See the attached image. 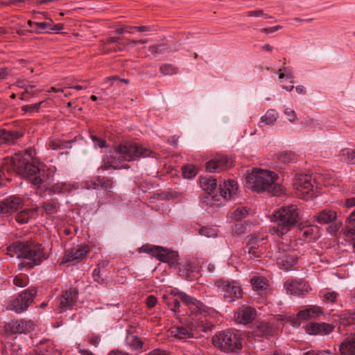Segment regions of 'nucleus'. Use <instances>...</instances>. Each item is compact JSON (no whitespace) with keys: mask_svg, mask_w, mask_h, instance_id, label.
I'll use <instances>...</instances> for the list:
<instances>
[{"mask_svg":"<svg viewBox=\"0 0 355 355\" xmlns=\"http://www.w3.org/2000/svg\"><path fill=\"white\" fill-rule=\"evenodd\" d=\"M11 172L25 178L36 188L41 187L49 179L48 171L37 167L19 154L6 159L0 166V187L4 184V182L11 180L8 175Z\"/></svg>","mask_w":355,"mask_h":355,"instance_id":"1","label":"nucleus"},{"mask_svg":"<svg viewBox=\"0 0 355 355\" xmlns=\"http://www.w3.org/2000/svg\"><path fill=\"white\" fill-rule=\"evenodd\" d=\"M7 250L12 257L15 255L17 258L24 259L18 263L20 270L39 266L48 258L42 245L33 240L16 241L7 248Z\"/></svg>","mask_w":355,"mask_h":355,"instance_id":"2","label":"nucleus"},{"mask_svg":"<svg viewBox=\"0 0 355 355\" xmlns=\"http://www.w3.org/2000/svg\"><path fill=\"white\" fill-rule=\"evenodd\" d=\"M245 186L257 193L268 192L273 196H280L284 193V187L276 183L277 173L263 169L253 168L247 171Z\"/></svg>","mask_w":355,"mask_h":355,"instance_id":"3","label":"nucleus"},{"mask_svg":"<svg viewBox=\"0 0 355 355\" xmlns=\"http://www.w3.org/2000/svg\"><path fill=\"white\" fill-rule=\"evenodd\" d=\"M153 152L147 148H144L139 144L125 141L116 146L110 157L104 160L101 166L103 171L110 168H119V163L123 161L130 162L139 157H146L151 156Z\"/></svg>","mask_w":355,"mask_h":355,"instance_id":"4","label":"nucleus"},{"mask_svg":"<svg viewBox=\"0 0 355 355\" xmlns=\"http://www.w3.org/2000/svg\"><path fill=\"white\" fill-rule=\"evenodd\" d=\"M275 225L272 230L277 235H285L300 220L297 207L290 205L281 207L273 214Z\"/></svg>","mask_w":355,"mask_h":355,"instance_id":"5","label":"nucleus"},{"mask_svg":"<svg viewBox=\"0 0 355 355\" xmlns=\"http://www.w3.org/2000/svg\"><path fill=\"white\" fill-rule=\"evenodd\" d=\"M212 343L215 347L226 353L235 352L242 347L241 336L232 330L220 331L214 335Z\"/></svg>","mask_w":355,"mask_h":355,"instance_id":"6","label":"nucleus"},{"mask_svg":"<svg viewBox=\"0 0 355 355\" xmlns=\"http://www.w3.org/2000/svg\"><path fill=\"white\" fill-rule=\"evenodd\" d=\"M274 257L277 264L285 270H291L298 260V254L296 250L283 242H279L277 245Z\"/></svg>","mask_w":355,"mask_h":355,"instance_id":"7","label":"nucleus"},{"mask_svg":"<svg viewBox=\"0 0 355 355\" xmlns=\"http://www.w3.org/2000/svg\"><path fill=\"white\" fill-rule=\"evenodd\" d=\"M315 184V179L308 174L297 175L293 180V187L297 197L306 200L316 197Z\"/></svg>","mask_w":355,"mask_h":355,"instance_id":"8","label":"nucleus"},{"mask_svg":"<svg viewBox=\"0 0 355 355\" xmlns=\"http://www.w3.org/2000/svg\"><path fill=\"white\" fill-rule=\"evenodd\" d=\"M214 285L223 293L224 300L227 302H232L242 297L241 286L236 281L220 278L214 282Z\"/></svg>","mask_w":355,"mask_h":355,"instance_id":"9","label":"nucleus"},{"mask_svg":"<svg viewBox=\"0 0 355 355\" xmlns=\"http://www.w3.org/2000/svg\"><path fill=\"white\" fill-rule=\"evenodd\" d=\"M36 294L35 288L26 289L10 302L7 309L17 313H23L33 302Z\"/></svg>","mask_w":355,"mask_h":355,"instance_id":"10","label":"nucleus"},{"mask_svg":"<svg viewBox=\"0 0 355 355\" xmlns=\"http://www.w3.org/2000/svg\"><path fill=\"white\" fill-rule=\"evenodd\" d=\"M78 292L76 288H70L63 291L57 297L58 307L60 313L72 309L77 302Z\"/></svg>","mask_w":355,"mask_h":355,"instance_id":"11","label":"nucleus"},{"mask_svg":"<svg viewBox=\"0 0 355 355\" xmlns=\"http://www.w3.org/2000/svg\"><path fill=\"white\" fill-rule=\"evenodd\" d=\"M141 250L146 253L150 254L153 257H157L162 262L173 263L178 257V252L175 251H168L160 246H150L149 245H143Z\"/></svg>","mask_w":355,"mask_h":355,"instance_id":"12","label":"nucleus"},{"mask_svg":"<svg viewBox=\"0 0 355 355\" xmlns=\"http://www.w3.org/2000/svg\"><path fill=\"white\" fill-rule=\"evenodd\" d=\"M34 323L31 320H11L6 324V331L12 334H28L34 330Z\"/></svg>","mask_w":355,"mask_h":355,"instance_id":"13","label":"nucleus"},{"mask_svg":"<svg viewBox=\"0 0 355 355\" xmlns=\"http://www.w3.org/2000/svg\"><path fill=\"white\" fill-rule=\"evenodd\" d=\"M24 200L17 195L10 196L0 201V215L11 214L22 208Z\"/></svg>","mask_w":355,"mask_h":355,"instance_id":"14","label":"nucleus"},{"mask_svg":"<svg viewBox=\"0 0 355 355\" xmlns=\"http://www.w3.org/2000/svg\"><path fill=\"white\" fill-rule=\"evenodd\" d=\"M175 295H177L180 300L188 307L191 320L193 321L198 320L197 317L201 313L202 304L196 299L182 292L177 291Z\"/></svg>","mask_w":355,"mask_h":355,"instance_id":"15","label":"nucleus"},{"mask_svg":"<svg viewBox=\"0 0 355 355\" xmlns=\"http://www.w3.org/2000/svg\"><path fill=\"white\" fill-rule=\"evenodd\" d=\"M232 161L226 155H217L206 162V170L209 173H219L229 168Z\"/></svg>","mask_w":355,"mask_h":355,"instance_id":"16","label":"nucleus"},{"mask_svg":"<svg viewBox=\"0 0 355 355\" xmlns=\"http://www.w3.org/2000/svg\"><path fill=\"white\" fill-rule=\"evenodd\" d=\"M287 293L300 296L308 293L311 290L309 284L304 281L288 280L284 284Z\"/></svg>","mask_w":355,"mask_h":355,"instance_id":"17","label":"nucleus"},{"mask_svg":"<svg viewBox=\"0 0 355 355\" xmlns=\"http://www.w3.org/2000/svg\"><path fill=\"white\" fill-rule=\"evenodd\" d=\"M89 252V247L87 245H78L67 252L62 258V263H68L73 261L84 259Z\"/></svg>","mask_w":355,"mask_h":355,"instance_id":"18","label":"nucleus"},{"mask_svg":"<svg viewBox=\"0 0 355 355\" xmlns=\"http://www.w3.org/2000/svg\"><path fill=\"white\" fill-rule=\"evenodd\" d=\"M335 326L331 324L322 322V323H310L306 326V331L311 335H321L325 336L334 329Z\"/></svg>","mask_w":355,"mask_h":355,"instance_id":"19","label":"nucleus"},{"mask_svg":"<svg viewBox=\"0 0 355 355\" xmlns=\"http://www.w3.org/2000/svg\"><path fill=\"white\" fill-rule=\"evenodd\" d=\"M218 189L220 196L226 200H231L237 193V183L233 180L219 183Z\"/></svg>","mask_w":355,"mask_h":355,"instance_id":"20","label":"nucleus"},{"mask_svg":"<svg viewBox=\"0 0 355 355\" xmlns=\"http://www.w3.org/2000/svg\"><path fill=\"white\" fill-rule=\"evenodd\" d=\"M256 311L254 309L247 306L238 311L236 320L243 324L251 322L255 318Z\"/></svg>","mask_w":355,"mask_h":355,"instance_id":"21","label":"nucleus"},{"mask_svg":"<svg viewBox=\"0 0 355 355\" xmlns=\"http://www.w3.org/2000/svg\"><path fill=\"white\" fill-rule=\"evenodd\" d=\"M171 333L179 340H186L193 337V326L191 324L187 327L175 326L171 328Z\"/></svg>","mask_w":355,"mask_h":355,"instance_id":"22","label":"nucleus"},{"mask_svg":"<svg viewBox=\"0 0 355 355\" xmlns=\"http://www.w3.org/2000/svg\"><path fill=\"white\" fill-rule=\"evenodd\" d=\"M23 132L17 130H0V139L2 142L8 144H13L19 138L23 137Z\"/></svg>","mask_w":355,"mask_h":355,"instance_id":"23","label":"nucleus"},{"mask_svg":"<svg viewBox=\"0 0 355 355\" xmlns=\"http://www.w3.org/2000/svg\"><path fill=\"white\" fill-rule=\"evenodd\" d=\"M344 234L348 238L354 240L353 246L355 248V209L349 215L346 220Z\"/></svg>","mask_w":355,"mask_h":355,"instance_id":"24","label":"nucleus"},{"mask_svg":"<svg viewBox=\"0 0 355 355\" xmlns=\"http://www.w3.org/2000/svg\"><path fill=\"white\" fill-rule=\"evenodd\" d=\"M253 289L260 293H265L268 288V281L263 277H254L250 280Z\"/></svg>","mask_w":355,"mask_h":355,"instance_id":"25","label":"nucleus"},{"mask_svg":"<svg viewBox=\"0 0 355 355\" xmlns=\"http://www.w3.org/2000/svg\"><path fill=\"white\" fill-rule=\"evenodd\" d=\"M175 293L176 292L175 291H172L171 295H164L163 299L166 300V304L171 311H172L175 314H177L180 313V300L177 295H175Z\"/></svg>","mask_w":355,"mask_h":355,"instance_id":"26","label":"nucleus"},{"mask_svg":"<svg viewBox=\"0 0 355 355\" xmlns=\"http://www.w3.org/2000/svg\"><path fill=\"white\" fill-rule=\"evenodd\" d=\"M271 328L266 322H259L256 324L252 331V334L257 337H263L270 335Z\"/></svg>","mask_w":355,"mask_h":355,"instance_id":"27","label":"nucleus"},{"mask_svg":"<svg viewBox=\"0 0 355 355\" xmlns=\"http://www.w3.org/2000/svg\"><path fill=\"white\" fill-rule=\"evenodd\" d=\"M336 213L332 210L324 209L319 212L316 220L320 224H328L336 219Z\"/></svg>","mask_w":355,"mask_h":355,"instance_id":"28","label":"nucleus"},{"mask_svg":"<svg viewBox=\"0 0 355 355\" xmlns=\"http://www.w3.org/2000/svg\"><path fill=\"white\" fill-rule=\"evenodd\" d=\"M201 188L207 193H213L217 187L216 179L212 177H203L200 179Z\"/></svg>","mask_w":355,"mask_h":355,"instance_id":"29","label":"nucleus"},{"mask_svg":"<svg viewBox=\"0 0 355 355\" xmlns=\"http://www.w3.org/2000/svg\"><path fill=\"white\" fill-rule=\"evenodd\" d=\"M94 186L100 187L105 191H110L113 187V181L111 178L104 176H98L91 182Z\"/></svg>","mask_w":355,"mask_h":355,"instance_id":"30","label":"nucleus"},{"mask_svg":"<svg viewBox=\"0 0 355 355\" xmlns=\"http://www.w3.org/2000/svg\"><path fill=\"white\" fill-rule=\"evenodd\" d=\"M340 351L343 354L355 355V336L342 343Z\"/></svg>","mask_w":355,"mask_h":355,"instance_id":"31","label":"nucleus"},{"mask_svg":"<svg viewBox=\"0 0 355 355\" xmlns=\"http://www.w3.org/2000/svg\"><path fill=\"white\" fill-rule=\"evenodd\" d=\"M338 157L341 162L349 164H355V150L344 148L340 150Z\"/></svg>","mask_w":355,"mask_h":355,"instance_id":"32","label":"nucleus"},{"mask_svg":"<svg viewBox=\"0 0 355 355\" xmlns=\"http://www.w3.org/2000/svg\"><path fill=\"white\" fill-rule=\"evenodd\" d=\"M35 212L36 209H26L20 211L16 215V221L20 224L27 223L31 218L34 217Z\"/></svg>","mask_w":355,"mask_h":355,"instance_id":"33","label":"nucleus"},{"mask_svg":"<svg viewBox=\"0 0 355 355\" xmlns=\"http://www.w3.org/2000/svg\"><path fill=\"white\" fill-rule=\"evenodd\" d=\"M73 143H74V141L73 140L64 141L60 139H53L49 141V147L53 150L71 148L72 147Z\"/></svg>","mask_w":355,"mask_h":355,"instance_id":"34","label":"nucleus"},{"mask_svg":"<svg viewBox=\"0 0 355 355\" xmlns=\"http://www.w3.org/2000/svg\"><path fill=\"white\" fill-rule=\"evenodd\" d=\"M301 124L309 129H322L321 121L310 116L305 117L301 121Z\"/></svg>","mask_w":355,"mask_h":355,"instance_id":"35","label":"nucleus"},{"mask_svg":"<svg viewBox=\"0 0 355 355\" xmlns=\"http://www.w3.org/2000/svg\"><path fill=\"white\" fill-rule=\"evenodd\" d=\"M127 343L132 350L141 349L144 345L143 341L138 336L134 335L127 337Z\"/></svg>","mask_w":355,"mask_h":355,"instance_id":"36","label":"nucleus"},{"mask_svg":"<svg viewBox=\"0 0 355 355\" xmlns=\"http://www.w3.org/2000/svg\"><path fill=\"white\" fill-rule=\"evenodd\" d=\"M277 112L275 110L270 109L261 118L260 123H264L266 125H272L277 121Z\"/></svg>","mask_w":355,"mask_h":355,"instance_id":"37","label":"nucleus"},{"mask_svg":"<svg viewBox=\"0 0 355 355\" xmlns=\"http://www.w3.org/2000/svg\"><path fill=\"white\" fill-rule=\"evenodd\" d=\"M244 255L248 259H250L254 257H259L260 251L259 250V245H245L243 248Z\"/></svg>","mask_w":355,"mask_h":355,"instance_id":"38","label":"nucleus"},{"mask_svg":"<svg viewBox=\"0 0 355 355\" xmlns=\"http://www.w3.org/2000/svg\"><path fill=\"white\" fill-rule=\"evenodd\" d=\"M179 275L189 281L196 278L197 273L191 270L190 266H184L179 269Z\"/></svg>","mask_w":355,"mask_h":355,"instance_id":"39","label":"nucleus"},{"mask_svg":"<svg viewBox=\"0 0 355 355\" xmlns=\"http://www.w3.org/2000/svg\"><path fill=\"white\" fill-rule=\"evenodd\" d=\"M159 71L164 76H171L178 73V69L171 64H164L159 67Z\"/></svg>","mask_w":355,"mask_h":355,"instance_id":"40","label":"nucleus"},{"mask_svg":"<svg viewBox=\"0 0 355 355\" xmlns=\"http://www.w3.org/2000/svg\"><path fill=\"white\" fill-rule=\"evenodd\" d=\"M311 319L308 309L302 310L297 313L296 317L294 318L293 324L295 325H300L301 322L306 321Z\"/></svg>","mask_w":355,"mask_h":355,"instance_id":"41","label":"nucleus"},{"mask_svg":"<svg viewBox=\"0 0 355 355\" xmlns=\"http://www.w3.org/2000/svg\"><path fill=\"white\" fill-rule=\"evenodd\" d=\"M41 207L47 215H52L56 214L58 210V207L55 203L50 202H44Z\"/></svg>","mask_w":355,"mask_h":355,"instance_id":"42","label":"nucleus"},{"mask_svg":"<svg viewBox=\"0 0 355 355\" xmlns=\"http://www.w3.org/2000/svg\"><path fill=\"white\" fill-rule=\"evenodd\" d=\"M248 215V210L245 207L237 208L232 214V218L236 221L241 220Z\"/></svg>","mask_w":355,"mask_h":355,"instance_id":"43","label":"nucleus"},{"mask_svg":"<svg viewBox=\"0 0 355 355\" xmlns=\"http://www.w3.org/2000/svg\"><path fill=\"white\" fill-rule=\"evenodd\" d=\"M182 173L185 178H191L197 174V169L193 165H187L182 167Z\"/></svg>","mask_w":355,"mask_h":355,"instance_id":"44","label":"nucleus"},{"mask_svg":"<svg viewBox=\"0 0 355 355\" xmlns=\"http://www.w3.org/2000/svg\"><path fill=\"white\" fill-rule=\"evenodd\" d=\"M43 103L44 101H40L33 105H24L21 107V110L24 113L38 112Z\"/></svg>","mask_w":355,"mask_h":355,"instance_id":"45","label":"nucleus"},{"mask_svg":"<svg viewBox=\"0 0 355 355\" xmlns=\"http://www.w3.org/2000/svg\"><path fill=\"white\" fill-rule=\"evenodd\" d=\"M279 159L284 163L293 162L295 160V155L291 152H284L279 156Z\"/></svg>","mask_w":355,"mask_h":355,"instance_id":"46","label":"nucleus"},{"mask_svg":"<svg viewBox=\"0 0 355 355\" xmlns=\"http://www.w3.org/2000/svg\"><path fill=\"white\" fill-rule=\"evenodd\" d=\"M166 50L167 48L164 44L152 45L148 47V51L153 54L164 53Z\"/></svg>","mask_w":355,"mask_h":355,"instance_id":"47","label":"nucleus"},{"mask_svg":"<svg viewBox=\"0 0 355 355\" xmlns=\"http://www.w3.org/2000/svg\"><path fill=\"white\" fill-rule=\"evenodd\" d=\"M35 26L36 29L34 31L37 33H40L42 32L46 33V31L49 29V27L51 26V23L50 22H37L35 23Z\"/></svg>","mask_w":355,"mask_h":355,"instance_id":"48","label":"nucleus"},{"mask_svg":"<svg viewBox=\"0 0 355 355\" xmlns=\"http://www.w3.org/2000/svg\"><path fill=\"white\" fill-rule=\"evenodd\" d=\"M338 294L335 291L326 292L322 295L323 300L327 302L334 303L336 301Z\"/></svg>","mask_w":355,"mask_h":355,"instance_id":"49","label":"nucleus"},{"mask_svg":"<svg viewBox=\"0 0 355 355\" xmlns=\"http://www.w3.org/2000/svg\"><path fill=\"white\" fill-rule=\"evenodd\" d=\"M38 355H62V352L53 347L49 346L44 352H37Z\"/></svg>","mask_w":355,"mask_h":355,"instance_id":"50","label":"nucleus"},{"mask_svg":"<svg viewBox=\"0 0 355 355\" xmlns=\"http://www.w3.org/2000/svg\"><path fill=\"white\" fill-rule=\"evenodd\" d=\"M91 139L94 142V145L96 148H105L106 147V141L103 139L99 138L96 135H91Z\"/></svg>","mask_w":355,"mask_h":355,"instance_id":"51","label":"nucleus"},{"mask_svg":"<svg viewBox=\"0 0 355 355\" xmlns=\"http://www.w3.org/2000/svg\"><path fill=\"white\" fill-rule=\"evenodd\" d=\"M310 316L311 318L318 317L323 314L322 310L320 307L317 306H313L308 309Z\"/></svg>","mask_w":355,"mask_h":355,"instance_id":"52","label":"nucleus"},{"mask_svg":"<svg viewBox=\"0 0 355 355\" xmlns=\"http://www.w3.org/2000/svg\"><path fill=\"white\" fill-rule=\"evenodd\" d=\"M13 284L18 287H24L28 284L27 277L16 276L13 279Z\"/></svg>","mask_w":355,"mask_h":355,"instance_id":"53","label":"nucleus"},{"mask_svg":"<svg viewBox=\"0 0 355 355\" xmlns=\"http://www.w3.org/2000/svg\"><path fill=\"white\" fill-rule=\"evenodd\" d=\"M285 114L287 116L288 121L294 122L297 121V117L295 112L290 108H286L284 111Z\"/></svg>","mask_w":355,"mask_h":355,"instance_id":"54","label":"nucleus"},{"mask_svg":"<svg viewBox=\"0 0 355 355\" xmlns=\"http://www.w3.org/2000/svg\"><path fill=\"white\" fill-rule=\"evenodd\" d=\"M121 38L119 37H111L106 40L105 44H110L112 42L117 43L119 44V50L121 51L122 48L121 46H125V42H120Z\"/></svg>","mask_w":355,"mask_h":355,"instance_id":"55","label":"nucleus"},{"mask_svg":"<svg viewBox=\"0 0 355 355\" xmlns=\"http://www.w3.org/2000/svg\"><path fill=\"white\" fill-rule=\"evenodd\" d=\"M51 23V26L49 27V29L46 31V33H53V32L58 33L59 31L62 30L64 28V25L62 24H54L52 21Z\"/></svg>","mask_w":355,"mask_h":355,"instance_id":"56","label":"nucleus"},{"mask_svg":"<svg viewBox=\"0 0 355 355\" xmlns=\"http://www.w3.org/2000/svg\"><path fill=\"white\" fill-rule=\"evenodd\" d=\"M136 28L134 26H125L122 28H118L115 30V32L118 34H123L124 33H132L135 31Z\"/></svg>","mask_w":355,"mask_h":355,"instance_id":"57","label":"nucleus"},{"mask_svg":"<svg viewBox=\"0 0 355 355\" xmlns=\"http://www.w3.org/2000/svg\"><path fill=\"white\" fill-rule=\"evenodd\" d=\"M157 300L154 295H149L147 297L146 300V304L147 306L150 309L154 307L157 304Z\"/></svg>","mask_w":355,"mask_h":355,"instance_id":"58","label":"nucleus"},{"mask_svg":"<svg viewBox=\"0 0 355 355\" xmlns=\"http://www.w3.org/2000/svg\"><path fill=\"white\" fill-rule=\"evenodd\" d=\"M304 355H334L333 353H331L329 350H324V351H319V352H315V351H309L304 354Z\"/></svg>","mask_w":355,"mask_h":355,"instance_id":"59","label":"nucleus"},{"mask_svg":"<svg viewBox=\"0 0 355 355\" xmlns=\"http://www.w3.org/2000/svg\"><path fill=\"white\" fill-rule=\"evenodd\" d=\"M340 227V223H335L334 225H329L327 227V230L331 234L335 235L339 231Z\"/></svg>","mask_w":355,"mask_h":355,"instance_id":"60","label":"nucleus"},{"mask_svg":"<svg viewBox=\"0 0 355 355\" xmlns=\"http://www.w3.org/2000/svg\"><path fill=\"white\" fill-rule=\"evenodd\" d=\"M63 185L60 184H55L50 188V193H60L63 189Z\"/></svg>","mask_w":355,"mask_h":355,"instance_id":"61","label":"nucleus"},{"mask_svg":"<svg viewBox=\"0 0 355 355\" xmlns=\"http://www.w3.org/2000/svg\"><path fill=\"white\" fill-rule=\"evenodd\" d=\"M145 355H170V354L166 350L155 349Z\"/></svg>","mask_w":355,"mask_h":355,"instance_id":"62","label":"nucleus"},{"mask_svg":"<svg viewBox=\"0 0 355 355\" xmlns=\"http://www.w3.org/2000/svg\"><path fill=\"white\" fill-rule=\"evenodd\" d=\"M213 232H214L213 230L208 229L206 227H203L200 230V234L201 235L205 236L207 237H210V236L215 235V234Z\"/></svg>","mask_w":355,"mask_h":355,"instance_id":"63","label":"nucleus"},{"mask_svg":"<svg viewBox=\"0 0 355 355\" xmlns=\"http://www.w3.org/2000/svg\"><path fill=\"white\" fill-rule=\"evenodd\" d=\"M108 355H132L120 349H113L108 353Z\"/></svg>","mask_w":355,"mask_h":355,"instance_id":"64","label":"nucleus"}]
</instances>
